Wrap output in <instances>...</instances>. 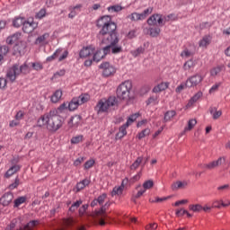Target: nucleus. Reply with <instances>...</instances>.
<instances>
[{
  "label": "nucleus",
  "instance_id": "1",
  "mask_svg": "<svg viewBox=\"0 0 230 230\" xmlns=\"http://www.w3.org/2000/svg\"><path fill=\"white\" fill-rule=\"evenodd\" d=\"M96 27L100 28V31L97 34V39L101 42H111V44H118L119 38L118 37V25L112 22V18L110 15H104L100 17L96 21Z\"/></svg>",
  "mask_w": 230,
  "mask_h": 230
},
{
  "label": "nucleus",
  "instance_id": "2",
  "mask_svg": "<svg viewBox=\"0 0 230 230\" xmlns=\"http://www.w3.org/2000/svg\"><path fill=\"white\" fill-rule=\"evenodd\" d=\"M46 125L49 132H57L59 128H62L64 122L60 116L57 114V111L50 110L49 112L45 113L38 119V127H44Z\"/></svg>",
  "mask_w": 230,
  "mask_h": 230
},
{
  "label": "nucleus",
  "instance_id": "3",
  "mask_svg": "<svg viewBox=\"0 0 230 230\" xmlns=\"http://www.w3.org/2000/svg\"><path fill=\"white\" fill-rule=\"evenodd\" d=\"M99 203L100 208L92 213V218L99 224V226H105L107 222V218H109V215L107 214V209L111 208V201H107V193H102L96 199ZM105 203V204H104ZM104 204V205H103Z\"/></svg>",
  "mask_w": 230,
  "mask_h": 230
},
{
  "label": "nucleus",
  "instance_id": "4",
  "mask_svg": "<svg viewBox=\"0 0 230 230\" xmlns=\"http://www.w3.org/2000/svg\"><path fill=\"white\" fill-rule=\"evenodd\" d=\"M31 71V69L28 66V63H23L22 65L14 64L8 68L6 78L11 84H13L17 80V76H21V75L26 76V75H30Z\"/></svg>",
  "mask_w": 230,
  "mask_h": 230
},
{
  "label": "nucleus",
  "instance_id": "5",
  "mask_svg": "<svg viewBox=\"0 0 230 230\" xmlns=\"http://www.w3.org/2000/svg\"><path fill=\"white\" fill-rule=\"evenodd\" d=\"M118 105H119L118 98L116 96H110L108 100H100L95 106V111H97V114H102V112H108L111 107L118 109Z\"/></svg>",
  "mask_w": 230,
  "mask_h": 230
},
{
  "label": "nucleus",
  "instance_id": "6",
  "mask_svg": "<svg viewBox=\"0 0 230 230\" xmlns=\"http://www.w3.org/2000/svg\"><path fill=\"white\" fill-rule=\"evenodd\" d=\"M130 91H132V82L125 81L117 88V98H119V100L124 101L130 100Z\"/></svg>",
  "mask_w": 230,
  "mask_h": 230
},
{
  "label": "nucleus",
  "instance_id": "7",
  "mask_svg": "<svg viewBox=\"0 0 230 230\" xmlns=\"http://www.w3.org/2000/svg\"><path fill=\"white\" fill-rule=\"evenodd\" d=\"M40 221L39 220H32L30 221L24 227H17L15 221H12L10 225L6 226V230H33L35 229L36 226H39Z\"/></svg>",
  "mask_w": 230,
  "mask_h": 230
},
{
  "label": "nucleus",
  "instance_id": "8",
  "mask_svg": "<svg viewBox=\"0 0 230 230\" xmlns=\"http://www.w3.org/2000/svg\"><path fill=\"white\" fill-rule=\"evenodd\" d=\"M154 12V7H148L147 9L144 10L141 13H133L128 16V19L130 21L137 22V21H145L148 15H150Z\"/></svg>",
  "mask_w": 230,
  "mask_h": 230
},
{
  "label": "nucleus",
  "instance_id": "9",
  "mask_svg": "<svg viewBox=\"0 0 230 230\" xmlns=\"http://www.w3.org/2000/svg\"><path fill=\"white\" fill-rule=\"evenodd\" d=\"M204 77L200 74H195L194 75L190 76L186 80V87L191 89V87H197L202 84Z\"/></svg>",
  "mask_w": 230,
  "mask_h": 230
},
{
  "label": "nucleus",
  "instance_id": "10",
  "mask_svg": "<svg viewBox=\"0 0 230 230\" xmlns=\"http://www.w3.org/2000/svg\"><path fill=\"white\" fill-rule=\"evenodd\" d=\"M26 42L21 40L14 44L13 48V55L14 57H22L26 53Z\"/></svg>",
  "mask_w": 230,
  "mask_h": 230
},
{
  "label": "nucleus",
  "instance_id": "11",
  "mask_svg": "<svg viewBox=\"0 0 230 230\" xmlns=\"http://www.w3.org/2000/svg\"><path fill=\"white\" fill-rule=\"evenodd\" d=\"M226 164V157H219L217 160L210 162L208 164H200V168H205L206 170H215L218 166Z\"/></svg>",
  "mask_w": 230,
  "mask_h": 230
},
{
  "label": "nucleus",
  "instance_id": "12",
  "mask_svg": "<svg viewBox=\"0 0 230 230\" xmlns=\"http://www.w3.org/2000/svg\"><path fill=\"white\" fill-rule=\"evenodd\" d=\"M164 16L163 14H153L151 17L147 19V24L149 26H155V24H159V26H164Z\"/></svg>",
  "mask_w": 230,
  "mask_h": 230
},
{
  "label": "nucleus",
  "instance_id": "13",
  "mask_svg": "<svg viewBox=\"0 0 230 230\" xmlns=\"http://www.w3.org/2000/svg\"><path fill=\"white\" fill-rule=\"evenodd\" d=\"M99 67L100 69H102L103 76H111V75H114V73H116V68L111 66V63L109 62H104L101 64Z\"/></svg>",
  "mask_w": 230,
  "mask_h": 230
},
{
  "label": "nucleus",
  "instance_id": "14",
  "mask_svg": "<svg viewBox=\"0 0 230 230\" xmlns=\"http://www.w3.org/2000/svg\"><path fill=\"white\" fill-rule=\"evenodd\" d=\"M37 22L30 20L25 21L23 25H22V31L23 33H32V31H35L37 30Z\"/></svg>",
  "mask_w": 230,
  "mask_h": 230
},
{
  "label": "nucleus",
  "instance_id": "15",
  "mask_svg": "<svg viewBox=\"0 0 230 230\" xmlns=\"http://www.w3.org/2000/svg\"><path fill=\"white\" fill-rule=\"evenodd\" d=\"M22 36V33L20 31H17L10 36H8L5 40L6 44L8 46H13V44H17V42H21V37Z\"/></svg>",
  "mask_w": 230,
  "mask_h": 230
},
{
  "label": "nucleus",
  "instance_id": "16",
  "mask_svg": "<svg viewBox=\"0 0 230 230\" xmlns=\"http://www.w3.org/2000/svg\"><path fill=\"white\" fill-rule=\"evenodd\" d=\"M13 200V193L12 192H5L1 198H0V204L2 206L6 207L10 206V203Z\"/></svg>",
  "mask_w": 230,
  "mask_h": 230
},
{
  "label": "nucleus",
  "instance_id": "17",
  "mask_svg": "<svg viewBox=\"0 0 230 230\" xmlns=\"http://www.w3.org/2000/svg\"><path fill=\"white\" fill-rule=\"evenodd\" d=\"M94 54V49L93 46H87L84 47L80 52L79 57L80 58H87V57H90V55Z\"/></svg>",
  "mask_w": 230,
  "mask_h": 230
},
{
  "label": "nucleus",
  "instance_id": "18",
  "mask_svg": "<svg viewBox=\"0 0 230 230\" xmlns=\"http://www.w3.org/2000/svg\"><path fill=\"white\" fill-rule=\"evenodd\" d=\"M68 125L74 128H77V127H80L82 125V116L80 115H74L71 117Z\"/></svg>",
  "mask_w": 230,
  "mask_h": 230
},
{
  "label": "nucleus",
  "instance_id": "19",
  "mask_svg": "<svg viewBox=\"0 0 230 230\" xmlns=\"http://www.w3.org/2000/svg\"><path fill=\"white\" fill-rule=\"evenodd\" d=\"M89 184H91V180L84 179V180L77 182L75 188L74 189V191H75V193H78V192L82 191V190L86 188V186H89Z\"/></svg>",
  "mask_w": 230,
  "mask_h": 230
},
{
  "label": "nucleus",
  "instance_id": "20",
  "mask_svg": "<svg viewBox=\"0 0 230 230\" xmlns=\"http://www.w3.org/2000/svg\"><path fill=\"white\" fill-rule=\"evenodd\" d=\"M125 181L126 182H128V178H126V180L122 181L121 186L119 187H114L111 191V197H116V195H122L123 190L125 189Z\"/></svg>",
  "mask_w": 230,
  "mask_h": 230
},
{
  "label": "nucleus",
  "instance_id": "21",
  "mask_svg": "<svg viewBox=\"0 0 230 230\" xmlns=\"http://www.w3.org/2000/svg\"><path fill=\"white\" fill-rule=\"evenodd\" d=\"M28 200V197L26 196H20L17 199L13 200V208L19 209L22 204H26V201Z\"/></svg>",
  "mask_w": 230,
  "mask_h": 230
},
{
  "label": "nucleus",
  "instance_id": "22",
  "mask_svg": "<svg viewBox=\"0 0 230 230\" xmlns=\"http://www.w3.org/2000/svg\"><path fill=\"white\" fill-rule=\"evenodd\" d=\"M128 127L130 126L127 122L122 125L119 128V132L116 134V139H122V137H125V136H127V128H128Z\"/></svg>",
  "mask_w": 230,
  "mask_h": 230
},
{
  "label": "nucleus",
  "instance_id": "23",
  "mask_svg": "<svg viewBox=\"0 0 230 230\" xmlns=\"http://www.w3.org/2000/svg\"><path fill=\"white\" fill-rule=\"evenodd\" d=\"M20 170H21V165H13V166L4 173L5 179H10V177H12V175H13L14 173H17V172H19Z\"/></svg>",
  "mask_w": 230,
  "mask_h": 230
},
{
  "label": "nucleus",
  "instance_id": "24",
  "mask_svg": "<svg viewBox=\"0 0 230 230\" xmlns=\"http://www.w3.org/2000/svg\"><path fill=\"white\" fill-rule=\"evenodd\" d=\"M187 186H188L187 181H178L172 183L171 188L173 191H177V190H182V189L186 188Z\"/></svg>",
  "mask_w": 230,
  "mask_h": 230
},
{
  "label": "nucleus",
  "instance_id": "25",
  "mask_svg": "<svg viewBox=\"0 0 230 230\" xmlns=\"http://www.w3.org/2000/svg\"><path fill=\"white\" fill-rule=\"evenodd\" d=\"M10 48L7 45L0 46V64L4 60V57L8 55Z\"/></svg>",
  "mask_w": 230,
  "mask_h": 230
},
{
  "label": "nucleus",
  "instance_id": "26",
  "mask_svg": "<svg viewBox=\"0 0 230 230\" xmlns=\"http://www.w3.org/2000/svg\"><path fill=\"white\" fill-rule=\"evenodd\" d=\"M211 44V36L205 35L199 42V48H208Z\"/></svg>",
  "mask_w": 230,
  "mask_h": 230
},
{
  "label": "nucleus",
  "instance_id": "27",
  "mask_svg": "<svg viewBox=\"0 0 230 230\" xmlns=\"http://www.w3.org/2000/svg\"><path fill=\"white\" fill-rule=\"evenodd\" d=\"M77 100L79 105H84L87 103L88 100H91V96L88 93H82L79 97H75Z\"/></svg>",
  "mask_w": 230,
  "mask_h": 230
},
{
  "label": "nucleus",
  "instance_id": "28",
  "mask_svg": "<svg viewBox=\"0 0 230 230\" xmlns=\"http://www.w3.org/2000/svg\"><path fill=\"white\" fill-rule=\"evenodd\" d=\"M175 116H177V111L173 110L166 111L164 117V123H168V121H172V119L175 118Z\"/></svg>",
  "mask_w": 230,
  "mask_h": 230
},
{
  "label": "nucleus",
  "instance_id": "29",
  "mask_svg": "<svg viewBox=\"0 0 230 230\" xmlns=\"http://www.w3.org/2000/svg\"><path fill=\"white\" fill-rule=\"evenodd\" d=\"M168 85H170L169 83H161L153 88V93H163V91H166Z\"/></svg>",
  "mask_w": 230,
  "mask_h": 230
},
{
  "label": "nucleus",
  "instance_id": "30",
  "mask_svg": "<svg viewBox=\"0 0 230 230\" xmlns=\"http://www.w3.org/2000/svg\"><path fill=\"white\" fill-rule=\"evenodd\" d=\"M195 66H197V62L193 59H190L183 64V69L184 71H190L194 69Z\"/></svg>",
  "mask_w": 230,
  "mask_h": 230
},
{
  "label": "nucleus",
  "instance_id": "31",
  "mask_svg": "<svg viewBox=\"0 0 230 230\" xmlns=\"http://www.w3.org/2000/svg\"><path fill=\"white\" fill-rule=\"evenodd\" d=\"M143 164V156H138L136 161L130 165V170L136 172Z\"/></svg>",
  "mask_w": 230,
  "mask_h": 230
},
{
  "label": "nucleus",
  "instance_id": "32",
  "mask_svg": "<svg viewBox=\"0 0 230 230\" xmlns=\"http://www.w3.org/2000/svg\"><path fill=\"white\" fill-rule=\"evenodd\" d=\"M101 44L106 45V47L102 49V55H104V58L107 57L109 53H111V49H112V46H116V44H112V41L109 43L101 41Z\"/></svg>",
  "mask_w": 230,
  "mask_h": 230
},
{
  "label": "nucleus",
  "instance_id": "33",
  "mask_svg": "<svg viewBox=\"0 0 230 230\" xmlns=\"http://www.w3.org/2000/svg\"><path fill=\"white\" fill-rule=\"evenodd\" d=\"M62 98V90H57L51 96L50 100L52 103H58Z\"/></svg>",
  "mask_w": 230,
  "mask_h": 230
},
{
  "label": "nucleus",
  "instance_id": "34",
  "mask_svg": "<svg viewBox=\"0 0 230 230\" xmlns=\"http://www.w3.org/2000/svg\"><path fill=\"white\" fill-rule=\"evenodd\" d=\"M26 20L22 17H16L13 20V26L14 28H21V26L24 25Z\"/></svg>",
  "mask_w": 230,
  "mask_h": 230
},
{
  "label": "nucleus",
  "instance_id": "35",
  "mask_svg": "<svg viewBox=\"0 0 230 230\" xmlns=\"http://www.w3.org/2000/svg\"><path fill=\"white\" fill-rule=\"evenodd\" d=\"M230 206V201L228 203H224V200H215L212 203V208H217V209H220L221 208H227Z\"/></svg>",
  "mask_w": 230,
  "mask_h": 230
},
{
  "label": "nucleus",
  "instance_id": "36",
  "mask_svg": "<svg viewBox=\"0 0 230 230\" xmlns=\"http://www.w3.org/2000/svg\"><path fill=\"white\" fill-rule=\"evenodd\" d=\"M209 112L212 115L213 119H218L222 116V111H217V107H210Z\"/></svg>",
  "mask_w": 230,
  "mask_h": 230
},
{
  "label": "nucleus",
  "instance_id": "37",
  "mask_svg": "<svg viewBox=\"0 0 230 230\" xmlns=\"http://www.w3.org/2000/svg\"><path fill=\"white\" fill-rule=\"evenodd\" d=\"M60 55H62V49H58L52 56L47 58L46 62H53V60H57Z\"/></svg>",
  "mask_w": 230,
  "mask_h": 230
},
{
  "label": "nucleus",
  "instance_id": "38",
  "mask_svg": "<svg viewBox=\"0 0 230 230\" xmlns=\"http://www.w3.org/2000/svg\"><path fill=\"white\" fill-rule=\"evenodd\" d=\"M144 53H145L144 47H138L137 49L130 51V55H132L134 58H137V57H140V55H143Z\"/></svg>",
  "mask_w": 230,
  "mask_h": 230
},
{
  "label": "nucleus",
  "instance_id": "39",
  "mask_svg": "<svg viewBox=\"0 0 230 230\" xmlns=\"http://www.w3.org/2000/svg\"><path fill=\"white\" fill-rule=\"evenodd\" d=\"M79 105L80 104L78 103V99H75L74 97L72 101L68 103V111H76Z\"/></svg>",
  "mask_w": 230,
  "mask_h": 230
},
{
  "label": "nucleus",
  "instance_id": "40",
  "mask_svg": "<svg viewBox=\"0 0 230 230\" xmlns=\"http://www.w3.org/2000/svg\"><path fill=\"white\" fill-rule=\"evenodd\" d=\"M47 39H49V33L46 32L42 34L41 36L38 37L34 42V44H44V42L47 40Z\"/></svg>",
  "mask_w": 230,
  "mask_h": 230
},
{
  "label": "nucleus",
  "instance_id": "41",
  "mask_svg": "<svg viewBox=\"0 0 230 230\" xmlns=\"http://www.w3.org/2000/svg\"><path fill=\"white\" fill-rule=\"evenodd\" d=\"M102 58H105V55H103L102 50H97L95 53L93 52V62H100V60H102Z\"/></svg>",
  "mask_w": 230,
  "mask_h": 230
},
{
  "label": "nucleus",
  "instance_id": "42",
  "mask_svg": "<svg viewBox=\"0 0 230 230\" xmlns=\"http://www.w3.org/2000/svg\"><path fill=\"white\" fill-rule=\"evenodd\" d=\"M84 204V200L82 199H78L75 202H74L71 207L69 208V211H71V213H75V211L76 209H78V208H80V206Z\"/></svg>",
  "mask_w": 230,
  "mask_h": 230
},
{
  "label": "nucleus",
  "instance_id": "43",
  "mask_svg": "<svg viewBox=\"0 0 230 230\" xmlns=\"http://www.w3.org/2000/svg\"><path fill=\"white\" fill-rule=\"evenodd\" d=\"M159 33H161V29L159 27L149 28V35L151 37H159Z\"/></svg>",
  "mask_w": 230,
  "mask_h": 230
},
{
  "label": "nucleus",
  "instance_id": "44",
  "mask_svg": "<svg viewBox=\"0 0 230 230\" xmlns=\"http://www.w3.org/2000/svg\"><path fill=\"white\" fill-rule=\"evenodd\" d=\"M190 211H193V213H200L202 211V205L200 204H191L189 206Z\"/></svg>",
  "mask_w": 230,
  "mask_h": 230
},
{
  "label": "nucleus",
  "instance_id": "45",
  "mask_svg": "<svg viewBox=\"0 0 230 230\" xmlns=\"http://www.w3.org/2000/svg\"><path fill=\"white\" fill-rule=\"evenodd\" d=\"M67 109H68L67 102H64L58 109H53L52 111H56L57 115L58 116V114H62V112H64V111H67Z\"/></svg>",
  "mask_w": 230,
  "mask_h": 230
},
{
  "label": "nucleus",
  "instance_id": "46",
  "mask_svg": "<svg viewBox=\"0 0 230 230\" xmlns=\"http://www.w3.org/2000/svg\"><path fill=\"white\" fill-rule=\"evenodd\" d=\"M202 98V92H198L189 102V105H193V103L199 102Z\"/></svg>",
  "mask_w": 230,
  "mask_h": 230
},
{
  "label": "nucleus",
  "instance_id": "47",
  "mask_svg": "<svg viewBox=\"0 0 230 230\" xmlns=\"http://www.w3.org/2000/svg\"><path fill=\"white\" fill-rule=\"evenodd\" d=\"M197 125V119H191L188 121V126L184 128L185 132H188L190 130L193 129V127Z\"/></svg>",
  "mask_w": 230,
  "mask_h": 230
},
{
  "label": "nucleus",
  "instance_id": "48",
  "mask_svg": "<svg viewBox=\"0 0 230 230\" xmlns=\"http://www.w3.org/2000/svg\"><path fill=\"white\" fill-rule=\"evenodd\" d=\"M139 116H141V114H139V112L130 115L128 118V120L126 123H128V125H129V126L132 125V123H134V121H136V119H137L139 118Z\"/></svg>",
  "mask_w": 230,
  "mask_h": 230
},
{
  "label": "nucleus",
  "instance_id": "49",
  "mask_svg": "<svg viewBox=\"0 0 230 230\" xmlns=\"http://www.w3.org/2000/svg\"><path fill=\"white\" fill-rule=\"evenodd\" d=\"M111 53L113 55H118V53H123V47L118 44L111 46Z\"/></svg>",
  "mask_w": 230,
  "mask_h": 230
},
{
  "label": "nucleus",
  "instance_id": "50",
  "mask_svg": "<svg viewBox=\"0 0 230 230\" xmlns=\"http://www.w3.org/2000/svg\"><path fill=\"white\" fill-rule=\"evenodd\" d=\"M222 69H224V66H218L211 69L210 75L211 76H217L219 73H222Z\"/></svg>",
  "mask_w": 230,
  "mask_h": 230
},
{
  "label": "nucleus",
  "instance_id": "51",
  "mask_svg": "<svg viewBox=\"0 0 230 230\" xmlns=\"http://www.w3.org/2000/svg\"><path fill=\"white\" fill-rule=\"evenodd\" d=\"M84 141V135H79L71 138L70 142L72 145H78Z\"/></svg>",
  "mask_w": 230,
  "mask_h": 230
},
{
  "label": "nucleus",
  "instance_id": "52",
  "mask_svg": "<svg viewBox=\"0 0 230 230\" xmlns=\"http://www.w3.org/2000/svg\"><path fill=\"white\" fill-rule=\"evenodd\" d=\"M87 209H89V204H84L82 205L78 209V214L80 217H84L85 213L87 212Z\"/></svg>",
  "mask_w": 230,
  "mask_h": 230
},
{
  "label": "nucleus",
  "instance_id": "53",
  "mask_svg": "<svg viewBox=\"0 0 230 230\" xmlns=\"http://www.w3.org/2000/svg\"><path fill=\"white\" fill-rule=\"evenodd\" d=\"M31 67L34 71H42V69H44V66L40 62L31 63Z\"/></svg>",
  "mask_w": 230,
  "mask_h": 230
},
{
  "label": "nucleus",
  "instance_id": "54",
  "mask_svg": "<svg viewBox=\"0 0 230 230\" xmlns=\"http://www.w3.org/2000/svg\"><path fill=\"white\" fill-rule=\"evenodd\" d=\"M146 136H150V128H146L137 134L138 139H143V137H146Z\"/></svg>",
  "mask_w": 230,
  "mask_h": 230
},
{
  "label": "nucleus",
  "instance_id": "55",
  "mask_svg": "<svg viewBox=\"0 0 230 230\" xmlns=\"http://www.w3.org/2000/svg\"><path fill=\"white\" fill-rule=\"evenodd\" d=\"M143 188L146 191V190H150V189L154 188V181H152V180L146 181L143 183Z\"/></svg>",
  "mask_w": 230,
  "mask_h": 230
},
{
  "label": "nucleus",
  "instance_id": "56",
  "mask_svg": "<svg viewBox=\"0 0 230 230\" xmlns=\"http://www.w3.org/2000/svg\"><path fill=\"white\" fill-rule=\"evenodd\" d=\"M19 184H21V180L19 179V176H17L14 182L11 183L8 188L10 190H15L16 188H19Z\"/></svg>",
  "mask_w": 230,
  "mask_h": 230
},
{
  "label": "nucleus",
  "instance_id": "57",
  "mask_svg": "<svg viewBox=\"0 0 230 230\" xmlns=\"http://www.w3.org/2000/svg\"><path fill=\"white\" fill-rule=\"evenodd\" d=\"M121 10H123V7L119 4H115V5H111L110 7H108V11L109 12H121Z\"/></svg>",
  "mask_w": 230,
  "mask_h": 230
},
{
  "label": "nucleus",
  "instance_id": "58",
  "mask_svg": "<svg viewBox=\"0 0 230 230\" xmlns=\"http://www.w3.org/2000/svg\"><path fill=\"white\" fill-rule=\"evenodd\" d=\"M94 166V160H88L84 164V170H89Z\"/></svg>",
  "mask_w": 230,
  "mask_h": 230
},
{
  "label": "nucleus",
  "instance_id": "59",
  "mask_svg": "<svg viewBox=\"0 0 230 230\" xmlns=\"http://www.w3.org/2000/svg\"><path fill=\"white\" fill-rule=\"evenodd\" d=\"M43 17H46V9H41L36 14V19H43Z\"/></svg>",
  "mask_w": 230,
  "mask_h": 230
},
{
  "label": "nucleus",
  "instance_id": "60",
  "mask_svg": "<svg viewBox=\"0 0 230 230\" xmlns=\"http://www.w3.org/2000/svg\"><path fill=\"white\" fill-rule=\"evenodd\" d=\"M24 118V112L22 111H20L16 113L14 119L18 120L21 123V119Z\"/></svg>",
  "mask_w": 230,
  "mask_h": 230
},
{
  "label": "nucleus",
  "instance_id": "61",
  "mask_svg": "<svg viewBox=\"0 0 230 230\" xmlns=\"http://www.w3.org/2000/svg\"><path fill=\"white\" fill-rule=\"evenodd\" d=\"M69 55V52L67 50H65L64 53L62 55L58 56V62H62L63 60H66V58H67Z\"/></svg>",
  "mask_w": 230,
  "mask_h": 230
},
{
  "label": "nucleus",
  "instance_id": "62",
  "mask_svg": "<svg viewBox=\"0 0 230 230\" xmlns=\"http://www.w3.org/2000/svg\"><path fill=\"white\" fill-rule=\"evenodd\" d=\"M19 125H21V122L19 120H16V119L9 122V127L11 128H13V127H19Z\"/></svg>",
  "mask_w": 230,
  "mask_h": 230
},
{
  "label": "nucleus",
  "instance_id": "63",
  "mask_svg": "<svg viewBox=\"0 0 230 230\" xmlns=\"http://www.w3.org/2000/svg\"><path fill=\"white\" fill-rule=\"evenodd\" d=\"M157 102V96H150L146 102V105H151V103H155Z\"/></svg>",
  "mask_w": 230,
  "mask_h": 230
},
{
  "label": "nucleus",
  "instance_id": "64",
  "mask_svg": "<svg viewBox=\"0 0 230 230\" xmlns=\"http://www.w3.org/2000/svg\"><path fill=\"white\" fill-rule=\"evenodd\" d=\"M146 230H155L157 229V223L149 224L146 226Z\"/></svg>",
  "mask_w": 230,
  "mask_h": 230
}]
</instances>
